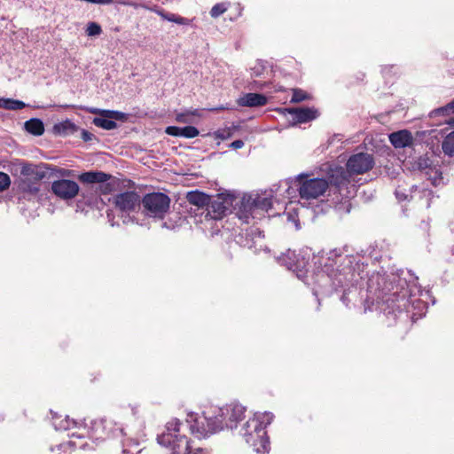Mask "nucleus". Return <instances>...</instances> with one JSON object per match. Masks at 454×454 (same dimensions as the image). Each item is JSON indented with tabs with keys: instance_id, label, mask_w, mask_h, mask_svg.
I'll use <instances>...</instances> for the list:
<instances>
[{
	"instance_id": "423d86ee",
	"label": "nucleus",
	"mask_w": 454,
	"mask_h": 454,
	"mask_svg": "<svg viewBox=\"0 0 454 454\" xmlns=\"http://www.w3.org/2000/svg\"><path fill=\"white\" fill-rule=\"evenodd\" d=\"M296 186L300 198L309 200L324 195L329 187V183L325 178L304 179L301 174L295 177Z\"/></svg>"
},
{
	"instance_id": "a18cd8bd",
	"label": "nucleus",
	"mask_w": 454,
	"mask_h": 454,
	"mask_svg": "<svg viewBox=\"0 0 454 454\" xmlns=\"http://www.w3.org/2000/svg\"><path fill=\"white\" fill-rule=\"evenodd\" d=\"M74 447H75V443L72 441L59 445L60 449H67V448H74Z\"/></svg>"
},
{
	"instance_id": "b1692460",
	"label": "nucleus",
	"mask_w": 454,
	"mask_h": 454,
	"mask_svg": "<svg viewBox=\"0 0 454 454\" xmlns=\"http://www.w3.org/2000/svg\"><path fill=\"white\" fill-rule=\"evenodd\" d=\"M156 13L163 20H168L169 22H173L182 26H189L192 24V20L179 16L175 13L166 12L163 10H157Z\"/></svg>"
},
{
	"instance_id": "7c9ffc66",
	"label": "nucleus",
	"mask_w": 454,
	"mask_h": 454,
	"mask_svg": "<svg viewBox=\"0 0 454 454\" xmlns=\"http://www.w3.org/2000/svg\"><path fill=\"white\" fill-rule=\"evenodd\" d=\"M20 188L23 193H25L28 196H35L39 192V187H38L37 184L27 182L26 180H23L21 182V184H20Z\"/></svg>"
},
{
	"instance_id": "2eb2a0df",
	"label": "nucleus",
	"mask_w": 454,
	"mask_h": 454,
	"mask_svg": "<svg viewBox=\"0 0 454 454\" xmlns=\"http://www.w3.org/2000/svg\"><path fill=\"white\" fill-rule=\"evenodd\" d=\"M389 141L396 149H402L412 145V134L407 129L393 132L389 135Z\"/></svg>"
},
{
	"instance_id": "c756f323",
	"label": "nucleus",
	"mask_w": 454,
	"mask_h": 454,
	"mask_svg": "<svg viewBox=\"0 0 454 454\" xmlns=\"http://www.w3.org/2000/svg\"><path fill=\"white\" fill-rule=\"evenodd\" d=\"M442 148L445 154L454 156V131L445 137Z\"/></svg>"
},
{
	"instance_id": "393cba45",
	"label": "nucleus",
	"mask_w": 454,
	"mask_h": 454,
	"mask_svg": "<svg viewBox=\"0 0 454 454\" xmlns=\"http://www.w3.org/2000/svg\"><path fill=\"white\" fill-rule=\"evenodd\" d=\"M24 128L28 133L34 136H41L44 132L43 122L37 118H32L25 121Z\"/></svg>"
},
{
	"instance_id": "4be33fe9",
	"label": "nucleus",
	"mask_w": 454,
	"mask_h": 454,
	"mask_svg": "<svg viewBox=\"0 0 454 454\" xmlns=\"http://www.w3.org/2000/svg\"><path fill=\"white\" fill-rule=\"evenodd\" d=\"M188 202L198 207H204L210 202V197L205 192L200 191L189 192L186 195Z\"/></svg>"
},
{
	"instance_id": "6e6552de",
	"label": "nucleus",
	"mask_w": 454,
	"mask_h": 454,
	"mask_svg": "<svg viewBox=\"0 0 454 454\" xmlns=\"http://www.w3.org/2000/svg\"><path fill=\"white\" fill-rule=\"evenodd\" d=\"M86 111L90 114H98L99 117L93 119V124L98 128L106 130H112L117 127L115 121L126 120V114L115 111V110H106L95 107L86 108Z\"/></svg>"
},
{
	"instance_id": "de8ad7c7",
	"label": "nucleus",
	"mask_w": 454,
	"mask_h": 454,
	"mask_svg": "<svg viewBox=\"0 0 454 454\" xmlns=\"http://www.w3.org/2000/svg\"><path fill=\"white\" fill-rule=\"evenodd\" d=\"M446 122L451 126H454V117L450 118Z\"/></svg>"
},
{
	"instance_id": "20e7f679",
	"label": "nucleus",
	"mask_w": 454,
	"mask_h": 454,
	"mask_svg": "<svg viewBox=\"0 0 454 454\" xmlns=\"http://www.w3.org/2000/svg\"><path fill=\"white\" fill-rule=\"evenodd\" d=\"M180 421L173 419L166 425V431L157 437L158 443L168 448L171 454H209L206 450L194 447L192 442L184 435H179Z\"/></svg>"
},
{
	"instance_id": "58836bf2",
	"label": "nucleus",
	"mask_w": 454,
	"mask_h": 454,
	"mask_svg": "<svg viewBox=\"0 0 454 454\" xmlns=\"http://www.w3.org/2000/svg\"><path fill=\"white\" fill-rule=\"evenodd\" d=\"M214 136L216 138L226 140L231 137V132L229 129H219L214 133Z\"/></svg>"
},
{
	"instance_id": "f257e3e1",
	"label": "nucleus",
	"mask_w": 454,
	"mask_h": 454,
	"mask_svg": "<svg viewBox=\"0 0 454 454\" xmlns=\"http://www.w3.org/2000/svg\"><path fill=\"white\" fill-rule=\"evenodd\" d=\"M405 279L399 276L391 274H373L369 279L368 288L370 292L381 295L382 302L387 305V316L394 320L398 317L401 319L409 318V307L413 305L417 300L412 297L421 291L416 287L417 291L410 289Z\"/></svg>"
},
{
	"instance_id": "f3484780",
	"label": "nucleus",
	"mask_w": 454,
	"mask_h": 454,
	"mask_svg": "<svg viewBox=\"0 0 454 454\" xmlns=\"http://www.w3.org/2000/svg\"><path fill=\"white\" fill-rule=\"evenodd\" d=\"M268 98L263 94L259 93H247L241 96L237 103L240 106L258 107L265 106Z\"/></svg>"
},
{
	"instance_id": "f704fd0d",
	"label": "nucleus",
	"mask_w": 454,
	"mask_h": 454,
	"mask_svg": "<svg viewBox=\"0 0 454 454\" xmlns=\"http://www.w3.org/2000/svg\"><path fill=\"white\" fill-rule=\"evenodd\" d=\"M102 33L101 27L96 22H90L86 28V34L89 36L99 35Z\"/></svg>"
},
{
	"instance_id": "c03bdc74",
	"label": "nucleus",
	"mask_w": 454,
	"mask_h": 454,
	"mask_svg": "<svg viewBox=\"0 0 454 454\" xmlns=\"http://www.w3.org/2000/svg\"><path fill=\"white\" fill-rule=\"evenodd\" d=\"M82 138L84 141H89L91 138V134L90 132H88L87 130L82 129Z\"/></svg>"
},
{
	"instance_id": "ea45409f",
	"label": "nucleus",
	"mask_w": 454,
	"mask_h": 454,
	"mask_svg": "<svg viewBox=\"0 0 454 454\" xmlns=\"http://www.w3.org/2000/svg\"><path fill=\"white\" fill-rule=\"evenodd\" d=\"M33 172L32 165L22 163L20 166V174L23 176H29Z\"/></svg>"
},
{
	"instance_id": "09e8293b",
	"label": "nucleus",
	"mask_w": 454,
	"mask_h": 454,
	"mask_svg": "<svg viewBox=\"0 0 454 454\" xmlns=\"http://www.w3.org/2000/svg\"><path fill=\"white\" fill-rule=\"evenodd\" d=\"M241 219H243L244 222L248 223V215H245L244 216H239Z\"/></svg>"
},
{
	"instance_id": "c85d7f7f",
	"label": "nucleus",
	"mask_w": 454,
	"mask_h": 454,
	"mask_svg": "<svg viewBox=\"0 0 454 454\" xmlns=\"http://www.w3.org/2000/svg\"><path fill=\"white\" fill-rule=\"evenodd\" d=\"M426 176L431 181L434 186L443 184V177L442 172L436 167L429 168V171L426 172Z\"/></svg>"
},
{
	"instance_id": "dca6fc26",
	"label": "nucleus",
	"mask_w": 454,
	"mask_h": 454,
	"mask_svg": "<svg viewBox=\"0 0 454 454\" xmlns=\"http://www.w3.org/2000/svg\"><path fill=\"white\" fill-rule=\"evenodd\" d=\"M94 425L98 427H103L104 430H108V434L112 433L114 436L118 434H124V428L122 427L120 415H116L115 419H102L100 421H95Z\"/></svg>"
},
{
	"instance_id": "4468645a",
	"label": "nucleus",
	"mask_w": 454,
	"mask_h": 454,
	"mask_svg": "<svg viewBox=\"0 0 454 454\" xmlns=\"http://www.w3.org/2000/svg\"><path fill=\"white\" fill-rule=\"evenodd\" d=\"M288 112L293 115V121L298 123H305L317 118L318 112L313 107L292 108Z\"/></svg>"
},
{
	"instance_id": "4c0bfd02",
	"label": "nucleus",
	"mask_w": 454,
	"mask_h": 454,
	"mask_svg": "<svg viewBox=\"0 0 454 454\" xmlns=\"http://www.w3.org/2000/svg\"><path fill=\"white\" fill-rule=\"evenodd\" d=\"M197 110L194 111H187L185 113L177 114L176 116V121L180 123H188L190 121L187 118L188 115H196Z\"/></svg>"
},
{
	"instance_id": "aec40b11",
	"label": "nucleus",
	"mask_w": 454,
	"mask_h": 454,
	"mask_svg": "<svg viewBox=\"0 0 454 454\" xmlns=\"http://www.w3.org/2000/svg\"><path fill=\"white\" fill-rule=\"evenodd\" d=\"M110 175L102 171H88L79 176V180L84 184H99L109 180Z\"/></svg>"
},
{
	"instance_id": "39448f33",
	"label": "nucleus",
	"mask_w": 454,
	"mask_h": 454,
	"mask_svg": "<svg viewBox=\"0 0 454 454\" xmlns=\"http://www.w3.org/2000/svg\"><path fill=\"white\" fill-rule=\"evenodd\" d=\"M350 174L342 167L333 168L329 173L330 184L334 185L342 196V200L335 205V210L340 215L348 214L351 210L350 198L355 194L356 186L350 184Z\"/></svg>"
},
{
	"instance_id": "c9c22d12",
	"label": "nucleus",
	"mask_w": 454,
	"mask_h": 454,
	"mask_svg": "<svg viewBox=\"0 0 454 454\" xmlns=\"http://www.w3.org/2000/svg\"><path fill=\"white\" fill-rule=\"evenodd\" d=\"M417 166H418L419 170L424 171L425 173L427 171H429V168H433L431 166L430 160L426 157L419 158V160L417 161Z\"/></svg>"
},
{
	"instance_id": "412c9836",
	"label": "nucleus",
	"mask_w": 454,
	"mask_h": 454,
	"mask_svg": "<svg viewBox=\"0 0 454 454\" xmlns=\"http://www.w3.org/2000/svg\"><path fill=\"white\" fill-rule=\"evenodd\" d=\"M78 130V127L70 120L67 119L63 121L53 125L52 132L55 135L67 137L74 134Z\"/></svg>"
},
{
	"instance_id": "37998d69",
	"label": "nucleus",
	"mask_w": 454,
	"mask_h": 454,
	"mask_svg": "<svg viewBox=\"0 0 454 454\" xmlns=\"http://www.w3.org/2000/svg\"><path fill=\"white\" fill-rule=\"evenodd\" d=\"M244 146V142L240 139H238V140H235L233 141L231 145H230V147L234 149V150H238V149H240Z\"/></svg>"
},
{
	"instance_id": "a19ab883",
	"label": "nucleus",
	"mask_w": 454,
	"mask_h": 454,
	"mask_svg": "<svg viewBox=\"0 0 454 454\" xmlns=\"http://www.w3.org/2000/svg\"><path fill=\"white\" fill-rule=\"evenodd\" d=\"M343 276H344L343 278H338L339 283L347 282V280H348V281L356 280L354 278L355 275H354V273L351 272L350 269H349V271L345 272Z\"/></svg>"
},
{
	"instance_id": "6ab92c4d",
	"label": "nucleus",
	"mask_w": 454,
	"mask_h": 454,
	"mask_svg": "<svg viewBox=\"0 0 454 454\" xmlns=\"http://www.w3.org/2000/svg\"><path fill=\"white\" fill-rule=\"evenodd\" d=\"M295 257L294 252H288L286 254H283L278 257V262L280 264L286 266V268L290 270L295 271L298 278L305 281L307 270L303 269H298L291 261Z\"/></svg>"
},
{
	"instance_id": "72a5a7b5",
	"label": "nucleus",
	"mask_w": 454,
	"mask_h": 454,
	"mask_svg": "<svg viewBox=\"0 0 454 454\" xmlns=\"http://www.w3.org/2000/svg\"><path fill=\"white\" fill-rule=\"evenodd\" d=\"M309 98V95L302 90L294 89L293 96L291 98L292 103H299Z\"/></svg>"
},
{
	"instance_id": "f8f14e48",
	"label": "nucleus",
	"mask_w": 454,
	"mask_h": 454,
	"mask_svg": "<svg viewBox=\"0 0 454 454\" xmlns=\"http://www.w3.org/2000/svg\"><path fill=\"white\" fill-rule=\"evenodd\" d=\"M114 203L120 211L129 213L139 206L140 197L135 192H125L114 196Z\"/></svg>"
},
{
	"instance_id": "7ed1b4c3",
	"label": "nucleus",
	"mask_w": 454,
	"mask_h": 454,
	"mask_svg": "<svg viewBox=\"0 0 454 454\" xmlns=\"http://www.w3.org/2000/svg\"><path fill=\"white\" fill-rule=\"evenodd\" d=\"M274 419L271 412L255 413L242 427L240 434L247 443L250 444L258 454H265L270 450V441L266 427Z\"/></svg>"
},
{
	"instance_id": "473e14b6",
	"label": "nucleus",
	"mask_w": 454,
	"mask_h": 454,
	"mask_svg": "<svg viewBox=\"0 0 454 454\" xmlns=\"http://www.w3.org/2000/svg\"><path fill=\"white\" fill-rule=\"evenodd\" d=\"M228 5L229 4H225V3H219V4H215L210 10L211 17L218 18L219 16L223 14L227 11Z\"/></svg>"
},
{
	"instance_id": "a878e982",
	"label": "nucleus",
	"mask_w": 454,
	"mask_h": 454,
	"mask_svg": "<svg viewBox=\"0 0 454 454\" xmlns=\"http://www.w3.org/2000/svg\"><path fill=\"white\" fill-rule=\"evenodd\" d=\"M122 454H135L139 453L138 450L139 442L137 439L127 437L122 440Z\"/></svg>"
},
{
	"instance_id": "9d476101",
	"label": "nucleus",
	"mask_w": 454,
	"mask_h": 454,
	"mask_svg": "<svg viewBox=\"0 0 454 454\" xmlns=\"http://www.w3.org/2000/svg\"><path fill=\"white\" fill-rule=\"evenodd\" d=\"M242 205L245 210L254 216L257 210L268 212L272 206V201L270 195L255 194L244 197Z\"/></svg>"
},
{
	"instance_id": "5701e85b",
	"label": "nucleus",
	"mask_w": 454,
	"mask_h": 454,
	"mask_svg": "<svg viewBox=\"0 0 454 454\" xmlns=\"http://www.w3.org/2000/svg\"><path fill=\"white\" fill-rule=\"evenodd\" d=\"M56 430H69L74 427L81 428L83 422H77L74 419H70L68 416L64 419L61 416L53 417L52 422Z\"/></svg>"
},
{
	"instance_id": "9b49d317",
	"label": "nucleus",
	"mask_w": 454,
	"mask_h": 454,
	"mask_svg": "<svg viewBox=\"0 0 454 454\" xmlns=\"http://www.w3.org/2000/svg\"><path fill=\"white\" fill-rule=\"evenodd\" d=\"M51 190L62 200H72L78 194L80 188L78 184L73 180L60 179L51 184Z\"/></svg>"
},
{
	"instance_id": "79ce46f5",
	"label": "nucleus",
	"mask_w": 454,
	"mask_h": 454,
	"mask_svg": "<svg viewBox=\"0 0 454 454\" xmlns=\"http://www.w3.org/2000/svg\"><path fill=\"white\" fill-rule=\"evenodd\" d=\"M263 67L260 63H258L254 67L252 68V74L254 76H260L262 73Z\"/></svg>"
},
{
	"instance_id": "49530a36",
	"label": "nucleus",
	"mask_w": 454,
	"mask_h": 454,
	"mask_svg": "<svg viewBox=\"0 0 454 454\" xmlns=\"http://www.w3.org/2000/svg\"><path fill=\"white\" fill-rule=\"evenodd\" d=\"M395 196H396V198H397L399 200H406V198H407V196H406V195H404L403 193H402V192H398V191H396V192H395Z\"/></svg>"
},
{
	"instance_id": "bb28decb",
	"label": "nucleus",
	"mask_w": 454,
	"mask_h": 454,
	"mask_svg": "<svg viewBox=\"0 0 454 454\" xmlns=\"http://www.w3.org/2000/svg\"><path fill=\"white\" fill-rule=\"evenodd\" d=\"M26 106L23 101L12 98H0V107L7 110H20Z\"/></svg>"
},
{
	"instance_id": "8fccbe9b",
	"label": "nucleus",
	"mask_w": 454,
	"mask_h": 454,
	"mask_svg": "<svg viewBox=\"0 0 454 454\" xmlns=\"http://www.w3.org/2000/svg\"><path fill=\"white\" fill-rule=\"evenodd\" d=\"M72 436H77L78 438H80L81 434H76L74 433V434H72Z\"/></svg>"
},
{
	"instance_id": "a211bd4d",
	"label": "nucleus",
	"mask_w": 454,
	"mask_h": 454,
	"mask_svg": "<svg viewBox=\"0 0 454 454\" xmlns=\"http://www.w3.org/2000/svg\"><path fill=\"white\" fill-rule=\"evenodd\" d=\"M165 132L172 137H182L185 138H194L200 134L199 129L193 126H185L182 128L168 126L166 128Z\"/></svg>"
},
{
	"instance_id": "cd10ccee",
	"label": "nucleus",
	"mask_w": 454,
	"mask_h": 454,
	"mask_svg": "<svg viewBox=\"0 0 454 454\" xmlns=\"http://www.w3.org/2000/svg\"><path fill=\"white\" fill-rule=\"evenodd\" d=\"M433 197V192L428 189H422L421 191H417L416 189L412 195V198H419L421 200L422 206L427 208L430 207Z\"/></svg>"
},
{
	"instance_id": "e433bc0d",
	"label": "nucleus",
	"mask_w": 454,
	"mask_h": 454,
	"mask_svg": "<svg viewBox=\"0 0 454 454\" xmlns=\"http://www.w3.org/2000/svg\"><path fill=\"white\" fill-rule=\"evenodd\" d=\"M11 184L10 176L0 171V192L5 191L9 188Z\"/></svg>"
},
{
	"instance_id": "0eeeda50",
	"label": "nucleus",
	"mask_w": 454,
	"mask_h": 454,
	"mask_svg": "<svg viewBox=\"0 0 454 454\" xmlns=\"http://www.w3.org/2000/svg\"><path fill=\"white\" fill-rule=\"evenodd\" d=\"M142 204L147 216L162 219L169 209L170 199L162 192L146 194Z\"/></svg>"
},
{
	"instance_id": "ddd939ff",
	"label": "nucleus",
	"mask_w": 454,
	"mask_h": 454,
	"mask_svg": "<svg viewBox=\"0 0 454 454\" xmlns=\"http://www.w3.org/2000/svg\"><path fill=\"white\" fill-rule=\"evenodd\" d=\"M231 203L229 199L223 198L219 195L217 198L212 200L207 206V215L213 220H220L229 210Z\"/></svg>"
},
{
	"instance_id": "1a4fd4ad",
	"label": "nucleus",
	"mask_w": 454,
	"mask_h": 454,
	"mask_svg": "<svg viewBox=\"0 0 454 454\" xmlns=\"http://www.w3.org/2000/svg\"><path fill=\"white\" fill-rule=\"evenodd\" d=\"M375 161L372 154L358 153L351 155L347 161V170L351 174L361 175L370 171Z\"/></svg>"
},
{
	"instance_id": "2f4dec72",
	"label": "nucleus",
	"mask_w": 454,
	"mask_h": 454,
	"mask_svg": "<svg viewBox=\"0 0 454 454\" xmlns=\"http://www.w3.org/2000/svg\"><path fill=\"white\" fill-rule=\"evenodd\" d=\"M454 113V100L447 104L445 106L432 111L431 115H449Z\"/></svg>"
},
{
	"instance_id": "f03ea898",
	"label": "nucleus",
	"mask_w": 454,
	"mask_h": 454,
	"mask_svg": "<svg viewBox=\"0 0 454 454\" xmlns=\"http://www.w3.org/2000/svg\"><path fill=\"white\" fill-rule=\"evenodd\" d=\"M245 406L231 403L215 408L212 414L209 411H204L202 417L190 412L187 414L186 421L190 424L192 434L197 437L205 438L224 428L237 427L238 423L245 418Z\"/></svg>"
}]
</instances>
